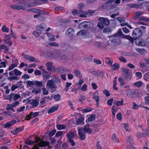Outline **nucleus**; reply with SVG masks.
<instances>
[{
    "label": "nucleus",
    "mask_w": 149,
    "mask_h": 149,
    "mask_svg": "<svg viewBox=\"0 0 149 149\" xmlns=\"http://www.w3.org/2000/svg\"><path fill=\"white\" fill-rule=\"evenodd\" d=\"M87 85L86 84H84L83 85L82 87L81 88V90L82 91H86L87 90Z\"/></svg>",
    "instance_id": "774afa93"
},
{
    "label": "nucleus",
    "mask_w": 149,
    "mask_h": 149,
    "mask_svg": "<svg viewBox=\"0 0 149 149\" xmlns=\"http://www.w3.org/2000/svg\"><path fill=\"white\" fill-rule=\"evenodd\" d=\"M60 56V54L56 52L52 53L50 54L49 57L52 59L57 58Z\"/></svg>",
    "instance_id": "4468645a"
},
{
    "label": "nucleus",
    "mask_w": 149,
    "mask_h": 149,
    "mask_svg": "<svg viewBox=\"0 0 149 149\" xmlns=\"http://www.w3.org/2000/svg\"><path fill=\"white\" fill-rule=\"evenodd\" d=\"M39 100H32L30 101V103L33 107L37 106L38 104Z\"/></svg>",
    "instance_id": "2eb2a0df"
},
{
    "label": "nucleus",
    "mask_w": 149,
    "mask_h": 149,
    "mask_svg": "<svg viewBox=\"0 0 149 149\" xmlns=\"http://www.w3.org/2000/svg\"><path fill=\"white\" fill-rule=\"evenodd\" d=\"M41 33V31L40 30L37 29L36 31L34 32L33 35L36 37L39 36Z\"/></svg>",
    "instance_id": "58836bf2"
},
{
    "label": "nucleus",
    "mask_w": 149,
    "mask_h": 149,
    "mask_svg": "<svg viewBox=\"0 0 149 149\" xmlns=\"http://www.w3.org/2000/svg\"><path fill=\"white\" fill-rule=\"evenodd\" d=\"M72 83H70L67 82L66 85L65 87V90L67 91L71 85Z\"/></svg>",
    "instance_id": "4d7b16f0"
},
{
    "label": "nucleus",
    "mask_w": 149,
    "mask_h": 149,
    "mask_svg": "<svg viewBox=\"0 0 149 149\" xmlns=\"http://www.w3.org/2000/svg\"><path fill=\"white\" fill-rule=\"evenodd\" d=\"M38 115V112H36L34 113H33V112H31L29 115L28 116H26V117L28 118H29V119H27V120H29L31 118L34 117H36Z\"/></svg>",
    "instance_id": "ddd939ff"
},
{
    "label": "nucleus",
    "mask_w": 149,
    "mask_h": 149,
    "mask_svg": "<svg viewBox=\"0 0 149 149\" xmlns=\"http://www.w3.org/2000/svg\"><path fill=\"white\" fill-rule=\"evenodd\" d=\"M46 33L48 37L49 40L50 41H53L55 40L54 36V35H52L50 33Z\"/></svg>",
    "instance_id": "bb28decb"
},
{
    "label": "nucleus",
    "mask_w": 149,
    "mask_h": 149,
    "mask_svg": "<svg viewBox=\"0 0 149 149\" xmlns=\"http://www.w3.org/2000/svg\"><path fill=\"white\" fill-rule=\"evenodd\" d=\"M89 32L85 30H82L79 31L77 34V36L80 37H85L89 35Z\"/></svg>",
    "instance_id": "39448f33"
},
{
    "label": "nucleus",
    "mask_w": 149,
    "mask_h": 149,
    "mask_svg": "<svg viewBox=\"0 0 149 149\" xmlns=\"http://www.w3.org/2000/svg\"><path fill=\"white\" fill-rule=\"evenodd\" d=\"M22 86V85L21 84H17L13 85L11 88V89L12 91H14L15 89L18 88H21Z\"/></svg>",
    "instance_id": "aec40b11"
},
{
    "label": "nucleus",
    "mask_w": 149,
    "mask_h": 149,
    "mask_svg": "<svg viewBox=\"0 0 149 149\" xmlns=\"http://www.w3.org/2000/svg\"><path fill=\"white\" fill-rule=\"evenodd\" d=\"M136 44L139 46H144L146 45V42L144 39L139 38L136 40L135 41Z\"/></svg>",
    "instance_id": "0eeeda50"
},
{
    "label": "nucleus",
    "mask_w": 149,
    "mask_h": 149,
    "mask_svg": "<svg viewBox=\"0 0 149 149\" xmlns=\"http://www.w3.org/2000/svg\"><path fill=\"white\" fill-rule=\"evenodd\" d=\"M105 62L106 63L108 64L109 65H111L113 63L112 60L109 58H106Z\"/></svg>",
    "instance_id": "ea45409f"
},
{
    "label": "nucleus",
    "mask_w": 149,
    "mask_h": 149,
    "mask_svg": "<svg viewBox=\"0 0 149 149\" xmlns=\"http://www.w3.org/2000/svg\"><path fill=\"white\" fill-rule=\"evenodd\" d=\"M27 86H31L35 84L34 81H28L26 82Z\"/></svg>",
    "instance_id": "a19ab883"
},
{
    "label": "nucleus",
    "mask_w": 149,
    "mask_h": 149,
    "mask_svg": "<svg viewBox=\"0 0 149 149\" xmlns=\"http://www.w3.org/2000/svg\"><path fill=\"white\" fill-rule=\"evenodd\" d=\"M123 33L121 30H119L116 34L114 35L113 36L114 37H116L117 36H120Z\"/></svg>",
    "instance_id": "052dcab7"
},
{
    "label": "nucleus",
    "mask_w": 149,
    "mask_h": 149,
    "mask_svg": "<svg viewBox=\"0 0 149 149\" xmlns=\"http://www.w3.org/2000/svg\"><path fill=\"white\" fill-rule=\"evenodd\" d=\"M130 8H139L141 6V5L139 4L136 3H133L132 4H130Z\"/></svg>",
    "instance_id": "7c9ffc66"
},
{
    "label": "nucleus",
    "mask_w": 149,
    "mask_h": 149,
    "mask_svg": "<svg viewBox=\"0 0 149 149\" xmlns=\"http://www.w3.org/2000/svg\"><path fill=\"white\" fill-rule=\"evenodd\" d=\"M97 94V92L95 93L93 95V97L97 103V105L99 104V97L96 95Z\"/></svg>",
    "instance_id": "a878e982"
},
{
    "label": "nucleus",
    "mask_w": 149,
    "mask_h": 149,
    "mask_svg": "<svg viewBox=\"0 0 149 149\" xmlns=\"http://www.w3.org/2000/svg\"><path fill=\"white\" fill-rule=\"evenodd\" d=\"M58 107L56 106L54 107L49 109L48 112L49 113H50L56 111L58 109Z\"/></svg>",
    "instance_id": "cd10ccee"
},
{
    "label": "nucleus",
    "mask_w": 149,
    "mask_h": 149,
    "mask_svg": "<svg viewBox=\"0 0 149 149\" xmlns=\"http://www.w3.org/2000/svg\"><path fill=\"white\" fill-rule=\"evenodd\" d=\"M113 100V99H111L108 100L107 101V104L109 106H111L112 104Z\"/></svg>",
    "instance_id": "680f3d73"
},
{
    "label": "nucleus",
    "mask_w": 149,
    "mask_h": 149,
    "mask_svg": "<svg viewBox=\"0 0 149 149\" xmlns=\"http://www.w3.org/2000/svg\"><path fill=\"white\" fill-rule=\"evenodd\" d=\"M90 125L88 124H87L85 125L83 128H81V130H82V131H84V133H88L90 134L92 132V130L90 127Z\"/></svg>",
    "instance_id": "423d86ee"
},
{
    "label": "nucleus",
    "mask_w": 149,
    "mask_h": 149,
    "mask_svg": "<svg viewBox=\"0 0 149 149\" xmlns=\"http://www.w3.org/2000/svg\"><path fill=\"white\" fill-rule=\"evenodd\" d=\"M29 58V59H28V61H30L31 62H35L37 63L39 62L37 59L35 58L33 56H30Z\"/></svg>",
    "instance_id": "72a5a7b5"
},
{
    "label": "nucleus",
    "mask_w": 149,
    "mask_h": 149,
    "mask_svg": "<svg viewBox=\"0 0 149 149\" xmlns=\"http://www.w3.org/2000/svg\"><path fill=\"white\" fill-rule=\"evenodd\" d=\"M53 64L51 62H47L46 64V65L48 70H51L52 69Z\"/></svg>",
    "instance_id": "6ab92c4d"
},
{
    "label": "nucleus",
    "mask_w": 149,
    "mask_h": 149,
    "mask_svg": "<svg viewBox=\"0 0 149 149\" xmlns=\"http://www.w3.org/2000/svg\"><path fill=\"white\" fill-rule=\"evenodd\" d=\"M84 6V4L82 3H80L79 4L78 8L79 9V13H84V11L82 10V9Z\"/></svg>",
    "instance_id": "393cba45"
},
{
    "label": "nucleus",
    "mask_w": 149,
    "mask_h": 149,
    "mask_svg": "<svg viewBox=\"0 0 149 149\" xmlns=\"http://www.w3.org/2000/svg\"><path fill=\"white\" fill-rule=\"evenodd\" d=\"M13 107L12 104H7V106L6 107V110H10L12 111L15 112V110L13 108Z\"/></svg>",
    "instance_id": "c85d7f7f"
},
{
    "label": "nucleus",
    "mask_w": 149,
    "mask_h": 149,
    "mask_svg": "<svg viewBox=\"0 0 149 149\" xmlns=\"http://www.w3.org/2000/svg\"><path fill=\"white\" fill-rule=\"evenodd\" d=\"M53 77L54 78L53 79L55 82L59 83L61 82V80L59 77L56 76H54Z\"/></svg>",
    "instance_id": "49530a36"
},
{
    "label": "nucleus",
    "mask_w": 149,
    "mask_h": 149,
    "mask_svg": "<svg viewBox=\"0 0 149 149\" xmlns=\"http://www.w3.org/2000/svg\"><path fill=\"white\" fill-rule=\"evenodd\" d=\"M93 24L86 22H82L79 24V27L80 29H86L89 30L93 28Z\"/></svg>",
    "instance_id": "f03ea898"
},
{
    "label": "nucleus",
    "mask_w": 149,
    "mask_h": 149,
    "mask_svg": "<svg viewBox=\"0 0 149 149\" xmlns=\"http://www.w3.org/2000/svg\"><path fill=\"white\" fill-rule=\"evenodd\" d=\"M20 95H19L16 94L14 95V97L13 99V101H15L17 99L19 98L20 97Z\"/></svg>",
    "instance_id": "0e129e2a"
},
{
    "label": "nucleus",
    "mask_w": 149,
    "mask_h": 149,
    "mask_svg": "<svg viewBox=\"0 0 149 149\" xmlns=\"http://www.w3.org/2000/svg\"><path fill=\"white\" fill-rule=\"evenodd\" d=\"M123 79L126 81H129L132 77L131 72L129 69H125L123 70Z\"/></svg>",
    "instance_id": "f257e3e1"
},
{
    "label": "nucleus",
    "mask_w": 149,
    "mask_h": 149,
    "mask_svg": "<svg viewBox=\"0 0 149 149\" xmlns=\"http://www.w3.org/2000/svg\"><path fill=\"white\" fill-rule=\"evenodd\" d=\"M32 12L35 13L40 14H45L47 15L48 14V13L46 12L45 11H43L42 10H38L36 8H33Z\"/></svg>",
    "instance_id": "9b49d317"
},
{
    "label": "nucleus",
    "mask_w": 149,
    "mask_h": 149,
    "mask_svg": "<svg viewBox=\"0 0 149 149\" xmlns=\"http://www.w3.org/2000/svg\"><path fill=\"white\" fill-rule=\"evenodd\" d=\"M144 79L146 81H149V73H147L144 75Z\"/></svg>",
    "instance_id": "5fc2aeb1"
},
{
    "label": "nucleus",
    "mask_w": 149,
    "mask_h": 149,
    "mask_svg": "<svg viewBox=\"0 0 149 149\" xmlns=\"http://www.w3.org/2000/svg\"><path fill=\"white\" fill-rule=\"evenodd\" d=\"M46 28V26L44 24H42L40 25L37 26L36 27L37 29L40 30L41 31L45 29Z\"/></svg>",
    "instance_id": "f3484780"
},
{
    "label": "nucleus",
    "mask_w": 149,
    "mask_h": 149,
    "mask_svg": "<svg viewBox=\"0 0 149 149\" xmlns=\"http://www.w3.org/2000/svg\"><path fill=\"white\" fill-rule=\"evenodd\" d=\"M42 90L43 94V95H47L49 94V91L45 87V86H44V87H43L42 88Z\"/></svg>",
    "instance_id": "c03bdc74"
},
{
    "label": "nucleus",
    "mask_w": 149,
    "mask_h": 149,
    "mask_svg": "<svg viewBox=\"0 0 149 149\" xmlns=\"http://www.w3.org/2000/svg\"><path fill=\"white\" fill-rule=\"evenodd\" d=\"M143 33L142 30L139 28L135 29L132 33V36L134 38L136 39L141 37Z\"/></svg>",
    "instance_id": "20e7f679"
},
{
    "label": "nucleus",
    "mask_w": 149,
    "mask_h": 149,
    "mask_svg": "<svg viewBox=\"0 0 149 149\" xmlns=\"http://www.w3.org/2000/svg\"><path fill=\"white\" fill-rule=\"evenodd\" d=\"M111 44L114 46L118 45L120 43V40L118 39L114 38L111 41Z\"/></svg>",
    "instance_id": "dca6fc26"
},
{
    "label": "nucleus",
    "mask_w": 149,
    "mask_h": 149,
    "mask_svg": "<svg viewBox=\"0 0 149 149\" xmlns=\"http://www.w3.org/2000/svg\"><path fill=\"white\" fill-rule=\"evenodd\" d=\"M12 125L10 122L7 123L6 124L4 125V127L5 128H9Z\"/></svg>",
    "instance_id": "338daca9"
},
{
    "label": "nucleus",
    "mask_w": 149,
    "mask_h": 149,
    "mask_svg": "<svg viewBox=\"0 0 149 149\" xmlns=\"http://www.w3.org/2000/svg\"><path fill=\"white\" fill-rule=\"evenodd\" d=\"M66 136L68 139H72L74 137V134L73 132H69L66 134Z\"/></svg>",
    "instance_id": "4be33fe9"
},
{
    "label": "nucleus",
    "mask_w": 149,
    "mask_h": 149,
    "mask_svg": "<svg viewBox=\"0 0 149 149\" xmlns=\"http://www.w3.org/2000/svg\"><path fill=\"white\" fill-rule=\"evenodd\" d=\"M70 69L66 68H61L60 70V72L61 73H65L66 72H70Z\"/></svg>",
    "instance_id": "c9c22d12"
},
{
    "label": "nucleus",
    "mask_w": 149,
    "mask_h": 149,
    "mask_svg": "<svg viewBox=\"0 0 149 149\" xmlns=\"http://www.w3.org/2000/svg\"><path fill=\"white\" fill-rule=\"evenodd\" d=\"M11 8L17 10H19L20 9H25V7L22 6H19L17 5H12L10 6Z\"/></svg>",
    "instance_id": "f8f14e48"
},
{
    "label": "nucleus",
    "mask_w": 149,
    "mask_h": 149,
    "mask_svg": "<svg viewBox=\"0 0 149 149\" xmlns=\"http://www.w3.org/2000/svg\"><path fill=\"white\" fill-rule=\"evenodd\" d=\"M47 87L49 89H52L51 92H54L56 90L57 86L52 80H49L47 83Z\"/></svg>",
    "instance_id": "7ed1b4c3"
},
{
    "label": "nucleus",
    "mask_w": 149,
    "mask_h": 149,
    "mask_svg": "<svg viewBox=\"0 0 149 149\" xmlns=\"http://www.w3.org/2000/svg\"><path fill=\"white\" fill-rule=\"evenodd\" d=\"M142 83L141 81L136 82L134 84V86L138 87H141L142 85Z\"/></svg>",
    "instance_id": "37998d69"
},
{
    "label": "nucleus",
    "mask_w": 149,
    "mask_h": 149,
    "mask_svg": "<svg viewBox=\"0 0 149 149\" xmlns=\"http://www.w3.org/2000/svg\"><path fill=\"white\" fill-rule=\"evenodd\" d=\"M54 98L56 101H58L60 99L61 96L59 94L54 96Z\"/></svg>",
    "instance_id": "603ef678"
},
{
    "label": "nucleus",
    "mask_w": 149,
    "mask_h": 149,
    "mask_svg": "<svg viewBox=\"0 0 149 149\" xmlns=\"http://www.w3.org/2000/svg\"><path fill=\"white\" fill-rule=\"evenodd\" d=\"M34 85L36 86L37 87H44V86L42 81L36 80L34 81Z\"/></svg>",
    "instance_id": "a211bd4d"
},
{
    "label": "nucleus",
    "mask_w": 149,
    "mask_h": 149,
    "mask_svg": "<svg viewBox=\"0 0 149 149\" xmlns=\"http://www.w3.org/2000/svg\"><path fill=\"white\" fill-rule=\"evenodd\" d=\"M38 143L39 145L42 147H44L47 145V143L46 141H40Z\"/></svg>",
    "instance_id": "f704fd0d"
},
{
    "label": "nucleus",
    "mask_w": 149,
    "mask_h": 149,
    "mask_svg": "<svg viewBox=\"0 0 149 149\" xmlns=\"http://www.w3.org/2000/svg\"><path fill=\"white\" fill-rule=\"evenodd\" d=\"M15 74L17 76H20L22 74V72L17 69H14Z\"/></svg>",
    "instance_id": "79ce46f5"
},
{
    "label": "nucleus",
    "mask_w": 149,
    "mask_h": 149,
    "mask_svg": "<svg viewBox=\"0 0 149 149\" xmlns=\"http://www.w3.org/2000/svg\"><path fill=\"white\" fill-rule=\"evenodd\" d=\"M25 108V106H23L22 107H19V109H17V112H18V113L22 112L24 110Z\"/></svg>",
    "instance_id": "13d9d810"
},
{
    "label": "nucleus",
    "mask_w": 149,
    "mask_h": 149,
    "mask_svg": "<svg viewBox=\"0 0 149 149\" xmlns=\"http://www.w3.org/2000/svg\"><path fill=\"white\" fill-rule=\"evenodd\" d=\"M8 79L10 81L17 80L18 79V77L16 76H10L8 77Z\"/></svg>",
    "instance_id": "09e8293b"
},
{
    "label": "nucleus",
    "mask_w": 149,
    "mask_h": 149,
    "mask_svg": "<svg viewBox=\"0 0 149 149\" xmlns=\"http://www.w3.org/2000/svg\"><path fill=\"white\" fill-rule=\"evenodd\" d=\"M111 109L112 114L114 116H115L116 113L117 112V110L116 109H115V106L114 105L112 106Z\"/></svg>",
    "instance_id": "864d4df0"
},
{
    "label": "nucleus",
    "mask_w": 149,
    "mask_h": 149,
    "mask_svg": "<svg viewBox=\"0 0 149 149\" xmlns=\"http://www.w3.org/2000/svg\"><path fill=\"white\" fill-rule=\"evenodd\" d=\"M98 19L100 22L106 26L109 24L110 21L107 18L101 17L99 18Z\"/></svg>",
    "instance_id": "1a4fd4ad"
},
{
    "label": "nucleus",
    "mask_w": 149,
    "mask_h": 149,
    "mask_svg": "<svg viewBox=\"0 0 149 149\" xmlns=\"http://www.w3.org/2000/svg\"><path fill=\"white\" fill-rule=\"evenodd\" d=\"M124 100L122 99L120 101H117L115 104L117 106H119L120 105H123Z\"/></svg>",
    "instance_id": "4c0bfd02"
},
{
    "label": "nucleus",
    "mask_w": 149,
    "mask_h": 149,
    "mask_svg": "<svg viewBox=\"0 0 149 149\" xmlns=\"http://www.w3.org/2000/svg\"><path fill=\"white\" fill-rule=\"evenodd\" d=\"M119 60L124 63L127 62V60L123 56H120L118 58Z\"/></svg>",
    "instance_id": "bf43d9fd"
},
{
    "label": "nucleus",
    "mask_w": 149,
    "mask_h": 149,
    "mask_svg": "<svg viewBox=\"0 0 149 149\" xmlns=\"http://www.w3.org/2000/svg\"><path fill=\"white\" fill-rule=\"evenodd\" d=\"M74 73L76 76L80 78H81L82 77V76L80 72L78 69H74Z\"/></svg>",
    "instance_id": "5701e85b"
},
{
    "label": "nucleus",
    "mask_w": 149,
    "mask_h": 149,
    "mask_svg": "<svg viewBox=\"0 0 149 149\" xmlns=\"http://www.w3.org/2000/svg\"><path fill=\"white\" fill-rule=\"evenodd\" d=\"M145 103L146 104L149 105V96H147L144 97Z\"/></svg>",
    "instance_id": "69168bd1"
},
{
    "label": "nucleus",
    "mask_w": 149,
    "mask_h": 149,
    "mask_svg": "<svg viewBox=\"0 0 149 149\" xmlns=\"http://www.w3.org/2000/svg\"><path fill=\"white\" fill-rule=\"evenodd\" d=\"M145 134L141 132H139L137 134V136L139 139L141 138L142 137L144 136Z\"/></svg>",
    "instance_id": "de8ad7c7"
},
{
    "label": "nucleus",
    "mask_w": 149,
    "mask_h": 149,
    "mask_svg": "<svg viewBox=\"0 0 149 149\" xmlns=\"http://www.w3.org/2000/svg\"><path fill=\"white\" fill-rule=\"evenodd\" d=\"M143 12L141 11H139L135 13L134 16L135 18H138L140 15H142Z\"/></svg>",
    "instance_id": "473e14b6"
},
{
    "label": "nucleus",
    "mask_w": 149,
    "mask_h": 149,
    "mask_svg": "<svg viewBox=\"0 0 149 149\" xmlns=\"http://www.w3.org/2000/svg\"><path fill=\"white\" fill-rule=\"evenodd\" d=\"M84 119L82 117L80 118H78L76 121V123L77 124L82 125L84 124Z\"/></svg>",
    "instance_id": "b1692460"
},
{
    "label": "nucleus",
    "mask_w": 149,
    "mask_h": 149,
    "mask_svg": "<svg viewBox=\"0 0 149 149\" xmlns=\"http://www.w3.org/2000/svg\"><path fill=\"white\" fill-rule=\"evenodd\" d=\"M25 143L26 144H27L28 145H31V144H33L34 143V142L31 140H30L28 139V140H26L25 141Z\"/></svg>",
    "instance_id": "e2e57ef3"
},
{
    "label": "nucleus",
    "mask_w": 149,
    "mask_h": 149,
    "mask_svg": "<svg viewBox=\"0 0 149 149\" xmlns=\"http://www.w3.org/2000/svg\"><path fill=\"white\" fill-rule=\"evenodd\" d=\"M95 114H93L90 116L88 118V120L89 122H91L94 120L95 118Z\"/></svg>",
    "instance_id": "8fccbe9b"
},
{
    "label": "nucleus",
    "mask_w": 149,
    "mask_h": 149,
    "mask_svg": "<svg viewBox=\"0 0 149 149\" xmlns=\"http://www.w3.org/2000/svg\"><path fill=\"white\" fill-rule=\"evenodd\" d=\"M124 37L129 40L131 42L133 43L134 40V38L128 35H126L124 36Z\"/></svg>",
    "instance_id": "c756f323"
},
{
    "label": "nucleus",
    "mask_w": 149,
    "mask_h": 149,
    "mask_svg": "<svg viewBox=\"0 0 149 149\" xmlns=\"http://www.w3.org/2000/svg\"><path fill=\"white\" fill-rule=\"evenodd\" d=\"M2 31L4 32H8L9 31V29L6 27V25H4L2 27Z\"/></svg>",
    "instance_id": "3c124183"
},
{
    "label": "nucleus",
    "mask_w": 149,
    "mask_h": 149,
    "mask_svg": "<svg viewBox=\"0 0 149 149\" xmlns=\"http://www.w3.org/2000/svg\"><path fill=\"white\" fill-rule=\"evenodd\" d=\"M111 66L113 67V69L114 70H117L119 69L120 67L119 65L117 63H115Z\"/></svg>",
    "instance_id": "2f4dec72"
},
{
    "label": "nucleus",
    "mask_w": 149,
    "mask_h": 149,
    "mask_svg": "<svg viewBox=\"0 0 149 149\" xmlns=\"http://www.w3.org/2000/svg\"><path fill=\"white\" fill-rule=\"evenodd\" d=\"M66 126L63 125H57V128L58 130H62L65 128Z\"/></svg>",
    "instance_id": "a18cd8bd"
},
{
    "label": "nucleus",
    "mask_w": 149,
    "mask_h": 149,
    "mask_svg": "<svg viewBox=\"0 0 149 149\" xmlns=\"http://www.w3.org/2000/svg\"><path fill=\"white\" fill-rule=\"evenodd\" d=\"M9 50L8 47L5 44H2L0 46V50L8 51Z\"/></svg>",
    "instance_id": "412c9836"
},
{
    "label": "nucleus",
    "mask_w": 149,
    "mask_h": 149,
    "mask_svg": "<svg viewBox=\"0 0 149 149\" xmlns=\"http://www.w3.org/2000/svg\"><path fill=\"white\" fill-rule=\"evenodd\" d=\"M17 67V64H12L8 68V70H13L15 67Z\"/></svg>",
    "instance_id": "6e6d98bb"
},
{
    "label": "nucleus",
    "mask_w": 149,
    "mask_h": 149,
    "mask_svg": "<svg viewBox=\"0 0 149 149\" xmlns=\"http://www.w3.org/2000/svg\"><path fill=\"white\" fill-rule=\"evenodd\" d=\"M75 30L73 28H68L65 32L66 35L71 36L73 35L74 33Z\"/></svg>",
    "instance_id": "6e6552de"
},
{
    "label": "nucleus",
    "mask_w": 149,
    "mask_h": 149,
    "mask_svg": "<svg viewBox=\"0 0 149 149\" xmlns=\"http://www.w3.org/2000/svg\"><path fill=\"white\" fill-rule=\"evenodd\" d=\"M112 139L114 142L117 143L118 142V140L117 139L116 135L114 134H113L112 136Z\"/></svg>",
    "instance_id": "e433bc0d"
},
{
    "label": "nucleus",
    "mask_w": 149,
    "mask_h": 149,
    "mask_svg": "<svg viewBox=\"0 0 149 149\" xmlns=\"http://www.w3.org/2000/svg\"><path fill=\"white\" fill-rule=\"evenodd\" d=\"M78 135L80 138V139L82 140H84L86 138V135L84 133V131H82V130L81 129H78Z\"/></svg>",
    "instance_id": "9d476101"
}]
</instances>
